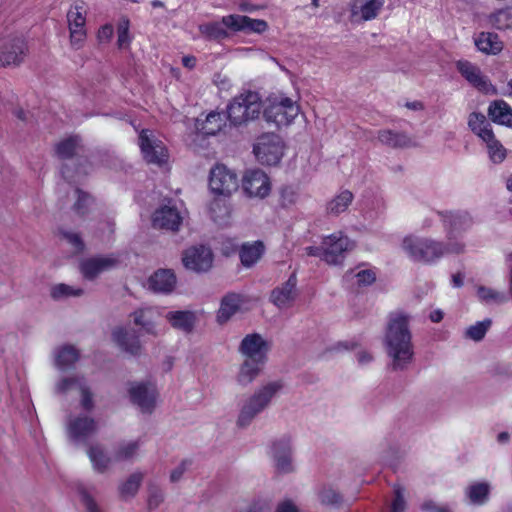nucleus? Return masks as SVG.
<instances>
[{"instance_id": "13d9d810", "label": "nucleus", "mask_w": 512, "mask_h": 512, "mask_svg": "<svg viewBox=\"0 0 512 512\" xmlns=\"http://www.w3.org/2000/svg\"><path fill=\"white\" fill-rule=\"evenodd\" d=\"M294 120H296L303 128H305L307 125V120L305 115L301 112L300 104L297 100L293 102V100L290 98V125Z\"/></svg>"}, {"instance_id": "8fccbe9b", "label": "nucleus", "mask_w": 512, "mask_h": 512, "mask_svg": "<svg viewBox=\"0 0 512 512\" xmlns=\"http://www.w3.org/2000/svg\"><path fill=\"white\" fill-rule=\"evenodd\" d=\"M75 193L77 195V200L73 206V210L78 215L84 216L88 213L89 207L93 203V198L80 189H76Z\"/></svg>"}, {"instance_id": "412c9836", "label": "nucleus", "mask_w": 512, "mask_h": 512, "mask_svg": "<svg viewBox=\"0 0 512 512\" xmlns=\"http://www.w3.org/2000/svg\"><path fill=\"white\" fill-rule=\"evenodd\" d=\"M152 222L155 228L177 231L182 223V217L176 208L163 206L155 211Z\"/></svg>"}, {"instance_id": "603ef678", "label": "nucleus", "mask_w": 512, "mask_h": 512, "mask_svg": "<svg viewBox=\"0 0 512 512\" xmlns=\"http://www.w3.org/2000/svg\"><path fill=\"white\" fill-rule=\"evenodd\" d=\"M478 296L481 300L486 302L495 301L497 303H504L507 301V298L503 293L483 286L479 287Z\"/></svg>"}, {"instance_id": "4c0bfd02", "label": "nucleus", "mask_w": 512, "mask_h": 512, "mask_svg": "<svg viewBox=\"0 0 512 512\" xmlns=\"http://www.w3.org/2000/svg\"><path fill=\"white\" fill-rule=\"evenodd\" d=\"M87 453L95 471L104 473L109 468L112 459L100 445L90 446Z\"/></svg>"}, {"instance_id": "c756f323", "label": "nucleus", "mask_w": 512, "mask_h": 512, "mask_svg": "<svg viewBox=\"0 0 512 512\" xmlns=\"http://www.w3.org/2000/svg\"><path fill=\"white\" fill-rule=\"evenodd\" d=\"M479 51L488 55H496L503 49V43L496 33L481 32L474 39Z\"/></svg>"}, {"instance_id": "b1692460", "label": "nucleus", "mask_w": 512, "mask_h": 512, "mask_svg": "<svg viewBox=\"0 0 512 512\" xmlns=\"http://www.w3.org/2000/svg\"><path fill=\"white\" fill-rule=\"evenodd\" d=\"M257 161L263 165H276L281 157V148L274 143H268L264 140L258 141L253 148Z\"/></svg>"}, {"instance_id": "6e6d98bb", "label": "nucleus", "mask_w": 512, "mask_h": 512, "mask_svg": "<svg viewBox=\"0 0 512 512\" xmlns=\"http://www.w3.org/2000/svg\"><path fill=\"white\" fill-rule=\"evenodd\" d=\"M209 212L212 219L218 222L220 218L227 214V207L224 200L215 199L210 203Z\"/></svg>"}, {"instance_id": "f8f14e48", "label": "nucleus", "mask_w": 512, "mask_h": 512, "mask_svg": "<svg viewBox=\"0 0 512 512\" xmlns=\"http://www.w3.org/2000/svg\"><path fill=\"white\" fill-rule=\"evenodd\" d=\"M73 388H77L80 392L81 407L85 411H92L94 409L93 393L84 376L64 377L57 382L55 387L59 394H66Z\"/></svg>"}, {"instance_id": "20e7f679", "label": "nucleus", "mask_w": 512, "mask_h": 512, "mask_svg": "<svg viewBox=\"0 0 512 512\" xmlns=\"http://www.w3.org/2000/svg\"><path fill=\"white\" fill-rule=\"evenodd\" d=\"M403 250L415 262L431 264L445 255V243L430 238L406 237Z\"/></svg>"}, {"instance_id": "49530a36", "label": "nucleus", "mask_w": 512, "mask_h": 512, "mask_svg": "<svg viewBox=\"0 0 512 512\" xmlns=\"http://www.w3.org/2000/svg\"><path fill=\"white\" fill-rule=\"evenodd\" d=\"M468 497L474 504H483L489 494V485L487 483H475L468 488Z\"/></svg>"}, {"instance_id": "680f3d73", "label": "nucleus", "mask_w": 512, "mask_h": 512, "mask_svg": "<svg viewBox=\"0 0 512 512\" xmlns=\"http://www.w3.org/2000/svg\"><path fill=\"white\" fill-rule=\"evenodd\" d=\"M320 499L323 504L335 505L341 501V496L331 488H324L320 493Z\"/></svg>"}, {"instance_id": "ea45409f", "label": "nucleus", "mask_w": 512, "mask_h": 512, "mask_svg": "<svg viewBox=\"0 0 512 512\" xmlns=\"http://www.w3.org/2000/svg\"><path fill=\"white\" fill-rule=\"evenodd\" d=\"M482 141L486 143L489 158L493 163L499 164L504 161L507 155V150L500 141L496 139L494 133H486V138Z\"/></svg>"}, {"instance_id": "bb28decb", "label": "nucleus", "mask_w": 512, "mask_h": 512, "mask_svg": "<svg viewBox=\"0 0 512 512\" xmlns=\"http://www.w3.org/2000/svg\"><path fill=\"white\" fill-rule=\"evenodd\" d=\"M112 336L115 343L123 351L131 355H137L140 352V341L133 330L120 327L113 331Z\"/></svg>"}, {"instance_id": "69168bd1", "label": "nucleus", "mask_w": 512, "mask_h": 512, "mask_svg": "<svg viewBox=\"0 0 512 512\" xmlns=\"http://www.w3.org/2000/svg\"><path fill=\"white\" fill-rule=\"evenodd\" d=\"M465 250V245L461 242L449 240L447 244H445V254L454 253L461 254Z\"/></svg>"}, {"instance_id": "f03ea898", "label": "nucleus", "mask_w": 512, "mask_h": 512, "mask_svg": "<svg viewBox=\"0 0 512 512\" xmlns=\"http://www.w3.org/2000/svg\"><path fill=\"white\" fill-rule=\"evenodd\" d=\"M227 29L234 32H257L262 33L267 29L264 20L252 19L248 16L231 14L223 16L221 22H208L199 25L200 34L207 40H222L228 37Z\"/></svg>"}, {"instance_id": "39448f33", "label": "nucleus", "mask_w": 512, "mask_h": 512, "mask_svg": "<svg viewBox=\"0 0 512 512\" xmlns=\"http://www.w3.org/2000/svg\"><path fill=\"white\" fill-rule=\"evenodd\" d=\"M261 111V100L256 92L247 91L235 97L227 107V118L234 126L256 119Z\"/></svg>"}, {"instance_id": "72a5a7b5", "label": "nucleus", "mask_w": 512, "mask_h": 512, "mask_svg": "<svg viewBox=\"0 0 512 512\" xmlns=\"http://www.w3.org/2000/svg\"><path fill=\"white\" fill-rule=\"evenodd\" d=\"M82 150L81 138L78 136L68 137L56 145V154L62 160H70L74 156H79Z\"/></svg>"}, {"instance_id": "3c124183", "label": "nucleus", "mask_w": 512, "mask_h": 512, "mask_svg": "<svg viewBox=\"0 0 512 512\" xmlns=\"http://www.w3.org/2000/svg\"><path fill=\"white\" fill-rule=\"evenodd\" d=\"M83 294V289L74 288L67 284H58L52 287L51 296L53 299H61L70 296H81Z\"/></svg>"}, {"instance_id": "cd10ccee", "label": "nucleus", "mask_w": 512, "mask_h": 512, "mask_svg": "<svg viewBox=\"0 0 512 512\" xmlns=\"http://www.w3.org/2000/svg\"><path fill=\"white\" fill-rule=\"evenodd\" d=\"M269 456L277 474H285L288 471V441L286 439L274 441L270 447Z\"/></svg>"}, {"instance_id": "bf43d9fd", "label": "nucleus", "mask_w": 512, "mask_h": 512, "mask_svg": "<svg viewBox=\"0 0 512 512\" xmlns=\"http://www.w3.org/2000/svg\"><path fill=\"white\" fill-rule=\"evenodd\" d=\"M192 461L190 459H184L182 460L179 465H177L170 473V482L171 483H177L179 482L185 472L189 469L191 466Z\"/></svg>"}, {"instance_id": "de8ad7c7", "label": "nucleus", "mask_w": 512, "mask_h": 512, "mask_svg": "<svg viewBox=\"0 0 512 512\" xmlns=\"http://www.w3.org/2000/svg\"><path fill=\"white\" fill-rule=\"evenodd\" d=\"M490 21L497 29L508 28L512 23V8L498 10L490 16Z\"/></svg>"}, {"instance_id": "a878e982", "label": "nucleus", "mask_w": 512, "mask_h": 512, "mask_svg": "<svg viewBox=\"0 0 512 512\" xmlns=\"http://www.w3.org/2000/svg\"><path fill=\"white\" fill-rule=\"evenodd\" d=\"M265 250V245L260 240L243 243L239 248L241 264L246 268L253 267L262 258Z\"/></svg>"}, {"instance_id": "7c9ffc66", "label": "nucleus", "mask_w": 512, "mask_h": 512, "mask_svg": "<svg viewBox=\"0 0 512 512\" xmlns=\"http://www.w3.org/2000/svg\"><path fill=\"white\" fill-rule=\"evenodd\" d=\"M489 118L499 125L512 127V108L504 100H494L488 107Z\"/></svg>"}, {"instance_id": "e2e57ef3", "label": "nucleus", "mask_w": 512, "mask_h": 512, "mask_svg": "<svg viewBox=\"0 0 512 512\" xmlns=\"http://www.w3.org/2000/svg\"><path fill=\"white\" fill-rule=\"evenodd\" d=\"M359 286H368L375 282L376 274L371 269H364L355 274Z\"/></svg>"}, {"instance_id": "f704fd0d", "label": "nucleus", "mask_w": 512, "mask_h": 512, "mask_svg": "<svg viewBox=\"0 0 512 512\" xmlns=\"http://www.w3.org/2000/svg\"><path fill=\"white\" fill-rule=\"evenodd\" d=\"M265 363L256 362L251 359H245L239 368L237 374V382L242 386H247L252 383L260 374L261 367Z\"/></svg>"}, {"instance_id": "37998d69", "label": "nucleus", "mask_w": 512, "mask_h": 512, "mask_svg": "<svg viewBox=\"0 0 512 512\" xmlns=\"http://www.w3.org/2000/svg\"><path fill=\"white\" fill-rule=\"evenodd\" d=\"M143 474L135 472L131 474L128 479L119 486V493L122 499H128L134 497L142 483Z\"/></svg>"}, {"instance_id": "9d476101", "label": "nucleus", "mask_w": 512, "mask_h": 512, "mask_svg": "<svg viewBox=\"0 0 512 512\" xmlns=\"http://www.w3.org/2000/svg\"><path fill=\"white\" fill-rule=\"evenodd\" d=\"M353 247L354 243L342 233L331 234L323 238L324 261L339 265L343 262L345 253Z\"/></svg>"}, {"instance_id": "7ed1b4c3", "label": "nucleus", "mask_w": 512, "mask_h": 512, "mask_svg": "<svg viewBox=\"0 0 512 512\" xmlns=\"http://www.w3.org/2000/svg\"><path fill=\"white\" fill-rule=\"evenodd\" d=\"M283 388L284 383L282 381H272L257 389L253 395L244 402L238 415V426H248Z\"/></svg>"}, {"instance_id": "09e8293b", "label": "nucleus", "mask_w": 512, "mask_h": 512, "mask_svg": "<svg viewBox=\"0 0 512 512\" xmlns=\"http://www.w3.org/2000/svg\"><path fill=\"white\" fill-rule=\"evenodd\" d=\"M270 301L280 309L286 308L288 304V281L272 290Z\"/></svg>"}, {"instance_id": "774afa93", "label": "nucleus", "mask_w": 512, "mask_h": 512, "mask_svg": "<svg viewBox=\"0 0 512 512\" xmlns=\"http://www.w3.org/2000/svg\"><path fill=\"white\" fill-rule=\"evenodd\" d=\"M236 512H267V509L264 504L261 502H253L250 505L239 509Z\"/></svg>"}, {"instance_id": "423d86ee", "label": "nucleus", "mask_w": 512, "mask_h": 512, "mask_svg": "<svg viewBox=\"0 0 512 512\" xmlns=\"http://www.w3.org/2000/svg\"><path fill=\"white\" fill-rule=\"evenodd\" d=\"M263 115L268 124L277 130L288 127V96L283 92H272L265 99Z\"/></svg>"}, {"instance_id": "c85d7f7f", "label": "nucleus", "mask_w": 512, "mask_h": 512, "mask_svg": "<svg viewBox=\"0 0 512 512\" xmlns=\"http://www.w3.org/2000/svg\"><path fill=\"white\" fill-rule=\"evenodd\" d=\"M149 288L154 292L170 293L176 284V277L169 269H159L150 276Z\"/></svg>"}, {"instance_id": "338daca9", "label": "nucleus", "mask_w": 512, "mask_h": 512, "mask_svg": "<svg viewBox=\"0 0 512 512\" xmlns=\"http://www.w3.org/2000/svg\"><path fill=\"white\" fill-rule=\"evenodd\" d=\"M421 509L424 512H449L446 508L437 506L432 500L424 501L421 505Z\"/></svg>"}, {"instance_id": "aec40b11", "label": "nucleus", "mask_w": 512, "mask_h": 512, "mask_svg": "<svg viewBox=\"0 0 512 512\" xmlns=\"http://www.w3.org/2000/svg\"><path fill=\"white\" fill-rule=\"evenodd\" d=\"M439 215L442 217L449 240L472 225V218L467 212H439Z\"/></svg>"}, {"instance_id": "f3484780", "label": "nucleus", "mask_w": 512, "mask_h": 512, "mask_svg": "<svg viewBox=\"0 0 512 512\" xmlns=\"http://www.w3.org/2000/svg\"><path fill=\"white\" fill-rule=\"evenodd\" d=\"M119 264V259L111 254L107 256H95L80 262V271L87 280L95 279L102 272L111 270Z\"/></svg>"}, {"instance_id": "f257e3e1", "label": "nucleus", "mask_w": 512, "mask_h": 512, "mask_svg": "<svg viewBox=\"0 0 512 512\" xmlns=\"http://www.w3.org/2000/svg\"><path fill=\"white\" fill-rule=\"evenodd\" d=\"M409 322L410 316L402 311L388 315L384 346L393 371L406 370L413 360L414 348Z\"/></svg>"}, {"instance_id": "5701e85b", "label": "nucleus", "mask_w": 512, "mask_h": 512, "mask_svg": "<svg viewBox=\"0 0 512 512\" xmlns=\"http://www.w3.org/2000/svg\"><path fill=\"white\" fill-rule=\"evenodd\" d=\"M377 139L382 144L393 149H402L415 146L413 139L405 132L391 129H382L377 133Z\"/></svg>"}, {"instance_id": "a211bd4d", "label": "nucleus", "mask_w": 512, "mask_h": 512, "mask_svg": "<svg viewBox=\"0 0 512 512\" xmlns=\"http://www.w3.org/2000/svg\"><path fill=\"white\" fill-rule=\"evenodd\" d=\"M242 185L250 197L264 198L271 190L268 176L260 169L246 171Z\"/></svg>"}, {"instance_id": "6ab92c4d", "label": "nucleus", "mask_w": 512, "mask_h": 512, "mask_svg": "<svg viewBox=\"0 0 512 512\" xmlns=\"http://www.w3.org/2000/svg\"><path fill=\"white\" fill-rule=\"evenodd\" d=\"M456 68L458 72L476 89L483 93H489L490 91L495 92L492 84L489 79L484 76L480 70V68L467 61V60H459L456 62Z\"/></svg>"}, {"instance_id": "a18cd8bd", "label": "nucleus", "mask_w": 512, "mask_h": 512, "mask_svg": "<svg viewBox=\"0 0 512 512\" xmlns=\"http://www.w3.org/2000/svg\"><path fill=\"white\" fill-rule=\"evenodd\" d=\"M140 447L139 441H128L121 443L114 455L116 461H126L132 459Z\"/></svg>"}, {"instance_id": "a19ab883", "label": "nucleus", "mask_w": 512, "mask_h": 512, "mask_svg": "<svg viewBox=\"0 0 512 512\" xmlns=\"http://www.w3.org/2000/svg\"><path fill=\"white\" fill-rule=\"evenodd\" d=\"M385 4V0H356L354 8H359L363 20L368 21L377 17Z\"/></svg>"}, {"instance_id": "c03bdc74", "label": "nucleus", "mask_w": 512, "mask_h": 512, "mask_svg": "<svg viewBox=\"0 0 512 512\" xmlns=\"http://www.w3.org/2000/svg\"><path fill=\"white\" fill-rule=\"evenodd\" d=\"M491 325L492 320L490 318L477 322L476 324L471 325L466 329L464 334L465 338L471 339L476 342L481 341L485 337Z\"/></svg>"}, {"instance_id": "0eeeda50", "label": "nucleus", "mask_w": 512, "mask_h": 512, "mask_svg": "<svg viewBox=\"0 0 512 512\" xmlns=\"http://www.w3.org/2000/svg\"><path fill=\"white\" fill-rule=\"evenodd\" d=\"M68 28L70 32V44L78 50L82 48L86 40V7L84 2L77 1L71 5L67 12Z\"/></svg>"}, {"instance_id": "e433bc0d", "label": "nucleus", "mask_w": 512, "mask_h": 512, "mask_svg": "<svg viewBox=\"0 0 512 512\" xmlns=\"http://www.w3.org/2000/svg\"><path fill=\"white\" fill-rule=\"evenodd\" d=\"M353 194L349 190H343L332 198L326 205V211L329 215L337 216L346 211L353 201Z\"/></svg>"}, {"instance_id": "2f4dec72", "label": "nucleus", "mask_w": 512, "mask_h": 512, "mask_svg": "<svg viewBox=\"0 0 512 512\" xmlns=\"http://www.w3.org/2000/svg\"><path fill=\"white\" fill-rule=\"evenodd\" d=\"M225 118L224 114L212 111L206 115L204 120L198 118L195 126L204 135H215L225 125Z\"/></svg>"}, {"instance_id": "1a4fd4ad", "label": "nucleus", "mask_w": 512, "mask_h": 512, "mask_svg": "<svg viewBox=\"0 0 512 512\" xmlns=\"http://www.w3.org/2000/svg\"><path fill=\"white\" fill-rule=\"evenodd\" d=\"M209 187L219 196H229L238 189V179L225 165H216L210 172Z\"/></svg>"}, {"instance_id": "6e6552de", "label": "nucleus", "mask_w": 512, "mask_h": 512, "mask_svg": "<svg viewBox=\"0 0 512 512\" xmlns=\"http://www.w3.org/2000/svg\"><path fill=\"white\" fill-rule=\"evenodd\" d=\"M27 44L21 36H9L0 42V67L18 66L26 57Z\"/></svg>"}, {"instance_id": "ddd939ff", "label": "nucleus", "mask_w": 512, "mask_h": 512, "mask_svg": "<svg viewBox=\"0 0 512 512\" xmlns=\"http://www.w3.org/2000/svg\"><path fill=\"white\" fill-rule=\"evenodd\" d=\"M131 402L143 413H151L156 404L157 390L152 383H131L128 389Z\"/></svg>"}, {"instance_id": "4468645a", "label": "nucleus", "mask_w": 512, "mask_h": 512, "mask_svg": "<svg viewBox=\"0 0 512 512\" xmlns=\"http://www.w3.org/2000/svg\"><path fill=\"white\" fill-rule=\"evenodd\" d=\"M139 146L144 159L148 163L161 165L167 160V150L162 141L153 137L149 130H142L139 135Z\"/></svg>"}, {"instance_id": "5fc2aeb1", "label": "nucleus", "mask_w": 512, "mask_h": 512, "mask_svg": "<svg viewBox=\"0 0 512 512\" xmlns=\"http://www.w3.org/2000/svg\"><path fill=\"white\" fill-rule=\"evenodd\" d=\"M164 501V493L163 491L154 485H151L149 487V494H148V509L149 511H152L160 506V504Z\"/></svg>"}, {"instance_id": "052dcab7", "label": "nucleus", "mask_w": 512, "mask_h": 512, "mask_svg": "<svg viewBox=\"0 0 512 512\" xmlns=\"http://www.w3.org/2000/svg\"><path fill=\"white\" fill-rule=\"evenodd\" d=\"M79 494L81 496V501L88 512H101L94 498L84 488L79 489Z\"/></svg>"}, {"instance_id": "79ce46f5", "label": "nucleus", "mask_w": 512, "mask_h": 512, "mask_svg": "<svg viewBox=\"0 0 512 512\" xmlns=\"http://www.w3.org/2000/svg\"><path fill=\"white\" fill-rule=\"evenodd\" d=\"M92 170V165L85 157L77 158V168L75 169V173H73L70 167L65 164L61 173L63 177L69 182H76L80 177L86 176Z\"/></svg>"}, {"instance_id": "58836bf2", "label": "nucleus", "mask_w": 512, "mask_h": 512, "mask_svg": "<svg viewBox=\"0 0 512 512\" xmlns=\"http://www.w3.org/2000/svg\"><path fill=\"white\" fill-rule=\"evenodd\" d=\"M468 126L470 130L482 140L486 138V133H493L491 125L487 121L485 115L479 112H472L469 115Z\"/></svg>"}, {"instance_id": "dca6fc26", "label": "nucleus", "mask_w": 512, "mask_h": 512, "mask_svg": "<svg viewBox=\"0 0 512 512\" xmlns=\"http://www.w3.org/2000/svg\"><path fill=\"white\" fill-rule=\"evenodd\" d=\"M96 431V421L87 415L71 418L67 424L68 437L75 443L86 442Z\"/></svg>"}, {"instance_id": "864d4df0", "label": "nucleus", "mask_w": 512, "mask_h": 512, "mask_svg": "<svg viewBox=\"0 0 512 512\" xmlns=\"http://www.w3.org/2000/svg\"><path fill=\"white\" fill-rule=\"evenodd\" d=\"M129 20L124 18L118 24V39L117 45L120 49L126 48L130 43L129 37Z\"/></svg>"}, {"instance_id": "393cba45", "label": "nucleus", "mask_w": 512, "mask_h": 512, "mask_svg": "<svg viewBox=\"0 0 512 512\" xmlns=\"http://www.w3.org/2000/svg\"><path fill=\"white\" fill-rule=\"evenodd\" d=\"M243 301V296L237 293H228L223 296L217 311V322L219 324L228 322L239 311Z\"/></svg>"}, {"instance_id": "4d7b16f0", "label": "nucleus", "mask_w": 512, "mask_h": 512, "mask_svg": "<svg viewBox=\"0 0 512 512\" xmlns=\"http://www.w3.org/2000/svg\"><path fill=\"white\" fill-rule=\"evenodd\" d=\"M394 500L391 505V512H404L406 508V501L404 499V489L399 486H394Z\"/></svg>"}, {"instance_id": "9b49d317", "label": "nucleus", "mask_w": 512, "mask_h": 512, "mask_svg": "<svg viewBox=\"0 0 512 512\" xmlns=\"http://www.w3.org/2000/svg\"><path fill=\"white\" fill-rule=\"evenodd\" d=\"M269 350V342L259 333L247 334L241 340L238 347V352L245 359H251L260 363H266Z\"/></svg>"}, {"instance_id": "0e129e2a", "label": "nucleus", "mask_w": 512, "mask_h": 512, "mask_svg": "<svg viewBox=\"0 0 512 512\" xmlns=\"http://www.w3.org/2000/svg\"><path fill=\"white\" fill-rule=\"evenodd\" d=\"M61 235L69 244L75 248L76 251H83L84 242L78 233L62 231Z\"/></svg>"}, {"instance_id": "473e14b6", "label": "nucleus", "mask_w": 512, "mask_h": 512, "mask_svg": "<svg viewBox=\"0 0 512 512\" xmlns=\"http://www.w3.org/2000/svg\"><path fill=\"white\" fill-rule=\"evenodd\" d=\"M166 318L174 329L186 334L193 331L196 322L195 314L191 311H170Z\"/></svg>"}, {"instance_id": "4be33fe9", "label": "nucleus", "mask_w": 512, "mask_h": 512, "mask_svg": "<svg viewBox=\"0 0 512 512\" xmlns=\"http://www.w3.org/2000/svg\"><path fill=\"white\" fill-rule=\"evenodd\" d=\"M133 323L139 326L145 333L156 335V320L159 312L153 307H142L130 314Z\"/></svg>"}, {"instance_id": "c9c22d12", "label": "nucleus", "mask_w": 512, "mask_h": 512, "mask_svg": "<svg viewBox=\"0 0 512 512\" xmlns=\"http://www.w3.org/2000/svg\"><path fill=\"white\" fill-rule=\"evenodd\" d=\"M78 360L79 352L72 345H64L55 352V364L61 370L73 368Z\"/></svg>"}, {"instance_id": "2eb2a0df", "label": "nucleus", "mask_w": 512, "mask_h": 512, "mask_svg": "<svg viewBox=\"0 0 512 512\" xmlns=\"http://www.w3.org/2000/svg\"><path fill=\"white\" fill-rule=\"evenodd\" d=\"M184 266L195 272H206L208 271L213 262V254L210 248L200 245L189 248L183 255Z\"/></svg>"}]
</instances>
